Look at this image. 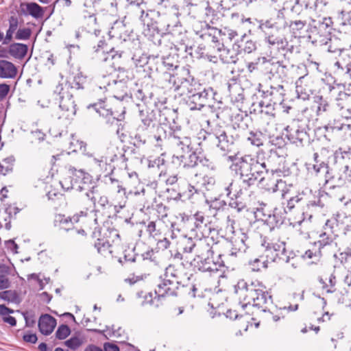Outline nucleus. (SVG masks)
<instances>
[{
    "label": "nucleus",
    "instance_id": "f257e3e1",
    "mask_svg": "<svg viewBox=\"0 0 351 351\" xmlns=\"http://www.w3.org/2000/svg\"><path fill=\"white\" fill-rule=\"evenodd\" d=\"M235 293L239 300V304L246 314L251 315L252 308H261L265 311L267 304L271 302V297L265 290V287L260 283L252 282L248 285L241 280L235 286Z\"/></svg>",
    "mask_w": 351,
    "mask_h": 351
},
{
    "label": "nucleus",
    "instance_id": "f03ea898",
    "mask_svg": "<svg viewBox=\"0 0 351 351\" xmlns=\"http://www.w3.org/2000/svg\"><path fill=\"white\" fill-rule=\"evenodd\" d=\"M234 170L242 178V184L250 186L265 172H268L267 164L259 160L258 156L246 154L234 164Z\"/></svg>",
    "mask_w": 351,
    "mask_h": 351
},
{
    "label": "nucleus",
    "instance_id": "7ed1b4c3",
    "mask_svg": "<svg viewBox=\"0 0 351 351\" xmlns=\"http://www.w3.org/2000/svg\"><path fill=\"white\" fill-rule=\"evenodd\" d=\"M351 149L344 150L339 148L334 153V168L339 173H342L339 176H333V180L337 179L336 183L339 186H343L350 181L351 177Z\"/></svg>",
    "mask_w": 351,
    "mask_h": 351
},
{
    "label": "nucleus",
    "instance_id": "20e7f679",
    "mask_svg": "<svg viewBox=\"0 0 351 351\" xmlns=\"http://www.w3.org/2000/svg\"><path fill=\"white\" fill-rule=\"evenodd\" d=\"M281 171L271 169L267 173V177H262L261 182L265 183V189L269 191L276 192L280 191L282 192V198L287 197L288 193L291 191L292 185L287 186L285 182L279 178Z\"/></svg>",
    "mask_w": 351,
    "mask_h": 351
},
{
    "label": "nucleus",
    "instance_id": "39448f33",
    "mask_svg": "<svg viewBox=\"0 0 351 351\" xmlns=\"http://www.w3.org/2000/svg\"><path fill=\"white\" fill-rule=\"evenodd\" d=\"M170 82H173L174 90L181 96L193 93L198 86L187 71L171 76Z\"/></svg>",
    "mask_w": 351,
    "mask_h": 351
},
{
    "label": "nucleus",
    "instance_id": "423d86ee",
    "mask_svg": "<svg viewBox=\"0 0 351 351\" xmlns=\"http://www.w3.org/2000/svg\"><path fill=\"white\" fill-rule=\"evenodd\" d=\"M201 31H196L197 34L205 40L208 47L217 49L223 44L224 38H222V31L216 27H211L206 22H199Z\"/></svg>",
    "mask_w": 351,
    "mask_h": 351
},
{
    "label": "nucleus",
    "instance_id": "0eeeda50",
    "mask_svg": "<svg viewBox=\"0 0 351 351\" xmlns=\"http://www.w3.org/2000/svg\"><path fill=\"white\" fill-rule=\"evenodd\" d=\"M260 29L265 34V41L271 46L283 45L285 38L276 23L266 21L259 25Z\"/></svg>",
    "mask_w": 351,
    "mask_h": 351
},
{
    "label": "nucleus",
    "instance_id": "6e6552de",
    "mask_svg": "<svg viewBox=\"0 0 351 351\" xmlns=\"http://www.w3.org/2000/svg\"><path fill=\"white\" fill-rule=\"evenodd\" d=\"M69 173L71 176H75L76 178L74 181L71 180L70 178H64L60 182L62 187L65 190L75 189L77 191H82L86 189L85 182L82 185L78 180H84L88 178V174L86 173L82 169H77L73 167L69 168Z\"/></svg>",
    "mask_w": 351,
    "mask_h": 351
},
{
    "label": "nucleus",
    "instance_id": "1a4fd4ad",
    "mask_svg": "<svg viewBox=\"0 0 351 351\" xmlns=\"http://www.w3.org/2000/svg\"><path fill=\"white\" fill-rule=\"evenodd\" d=\"M187 243L189 245L184 247L185 252L191 253L194 252L195 254V257H200V258H202V256L208 257L209 256H213L212 246L209 243L208 239H199L195 243H193L191 239H188Z\"/></svg>",
    "mask_w": 351,
    "mask_h": 351
},
{
    "label": "nucleus",
    "instance_id": "9d476101",
    "mask_svg": "<svg viewBox=\"0 0 351 351\" xmlns=\"http://www.w3.org/2000/svg\"><path fill=\"white\" fill-rule=\"evenodd\" d=\"M60 99L59 108L62 113L59 118L72 119L76 113V105L73 95L68 92H63L62 95L60 96Z\"/></svg>",
    "mask_w": 351,
    "mask_h": 351
},
{
    "label": "nucleus",
    "instance_id": "9b49d317",
    "mask_svg": "<svg viewBox=\"0 0 351 351\" xmlns=\"http://www.w3.org/2000/svg\"><path fill=\"white\" fill-rule=\"evenodd\" d=\"M212 256H209L208 257L202 256V258H200V257H195L192 264L199 271L203 272H217L219 268L223 265L222 263L215 262Z\"/></svg>",
    "mask_w": 351,
    "mask_h": 351
},
{
    "label": "nucleus",
    "instance_id": "f8f14e48",
    "mask_svg": "<svg viewBox=\"0 0 351 351\" xmlns=\"http://www.w3.org/2000/svg\"><path fill=\"white\" fill-rule=\"evenodd\" d=\"M226 190L227 195L230 196L231 199L229 203L230 206L240 210L243 206L241 196L243 194L241 184L238 182H232Z\"/></svg>",
    "mask_w": 351,
    "mask_h": 351
},
{
    "label": "nucleus",
    "instance_id": "ddd939ff",
    "mask_svg": "<svg viewBox=\"0 0 351 351\" xmlns=\"http://www.w3.org/2000/svg\"><path fill=\"white\" fill-rule=\"evenodd\" d=\"M110 190L114 191L117 193L115 195L111 197L112 204H114L115 207L123 208L125 206L127 198L125 195V189L122 187L119 180L112 178H110Z\"/></svg>",
    "mask_w": 351,
    "mask_h": 351
},
{
    "label": "nucleus",
    "instance_id": "4468645a",
    "mask_svg": "<svg viewBox=\"0 0 351 351\" xmlns=\"http://www.w3.org/2000/svg\"><path fill=\"white\" fill-rule=\"evenodd\" d=\"M258 252L263 253L259 258H255L254 263H261L263 267H265V262L275 261L278 258L276 252L273 250V247L270 243L264 241L258 247Z\"/></svg>",
    "mask_w": 351,
    "mask_h": 351
},
{
    "label": "nucleus",
    "instance_id": "2eb2a0df",
    "mask_svg": "<svg viewBox=\"0 0 351 351\" xmlns=\"http://www.w3.org/2000/svg\"><path fill=\"white\" fill-rule=\"evenodd\" d=\"M208 93L204 90L195 93L189 97L187 104L191 110H201L207 103Z\"/></svg>",
    "mask_w": 351,
    "mask_h": 351
},
{
    "label": "nucleus",
    "instance_id": "dca6fc26",
    "mask_svg": "<svg viewBox=\"0 0 351 351\" xmlns=\"http://www.w3.org/2000/svg\"><path fill=\"white\" fill-rule=\"evenodd\" d=\"M95 53V58L101 62H106L110 58L114 57L112 48L108 47L104 40H99L97 46L93 47Z\"/></svg>",
    "mask_w": 351,
    "mask_h": 351
},
{
    "label": "nucleus",
    "instance_id": "f3484780",
    "mask_svg": "<svg viewBox=\"0 0 351 351\" xmlns=\"http://www.w3.org/2000/svg\"><path fill=\"white\" fill-rule=\"evenodd\" d=\"M85 215L86 213L83 211H81L80 215H75L72 217H66L63 215L59 214L55 217L54 225L61 229L68 230L70 229L71 225H73L74 223H77L80 221V216Z\"/></svg>",
    "mask_w": 351,
    "mask_h": 351
},
{
    "label": "nucleus",
    "instance_id": "a211bd4d",
    "mask_svg": "<svg viewBox=\"0 0 351 351\" xmlns=\"http://www.w3.org/2000/svg\"><path fill=\"white\" fill-rule=\"evenodd\" d=\"M155 298H158L167 295H175L174 283L168 279H162L157 285V287L154 291Z\"/></svg>",
    "mask_w": 351,
    "mask_h": 351
},
{
    "label": "nucleus",
    "instance_id": "6ab92c4d",
    "mask_svg": "<svg viewBox=\"0 0 351 351\" xmlns=\"http://www.w3.org/2000/svg\"><path fill=\"white\" fill-rule=\"evenodd\" d=\"M215 136L218 141L217 146L223 151L229 152L234 144L233 136H228L226 131L220 128L215 131Z\"/></svg>",
    "mask_w": 351,
    "mask_h": 351
},
{
    "label": "nucleus",
    "instance_id": "aec40b11",
    "mask_svg": "<svg viewBox=\"0 0 351 351\" xmlns=\"http://www.w3.org/2000/svg\"><path fill=\"white\" fill-rule=\"evenodd\" d=\"M175 159L180 161V164L182 165L184 168L194 167L197 165L199 161L198 156L192 150L186 154L174 156L173 160ZM173 162H175V160H173Z\"/></svg>",
    "mask_w": 351,
    "mask_h": 351
},
{
    "label": "nucleus",
    "instance_id": "412c9836",
    "mask_svg": "<svg viewBox=\"0 0 351 351\" xmlns=\"http://www.w3.org/2000/svg\"><path fill=\"white\" fill-rule=\"evenodd\" d=\"M56 325V320L55 318L48 314L41 315L38 321L40 332L45 335L51 334Z\"/></svg>",
    "mask_w": 351,
    "mask_h": 351
},
{
    "label": "nucleus",
    "instance_id": "4be33fe9",
    "mask_svg": "<svg viewBox=\"0 0 351 351\" xmlns=\"http://www.w3.org/2000/svg\"><path fill=\"white\" fill-rule=\"evenodd\" d=\"M348 56L344 57L341 56L339 59L335 63L336 69L335 72L341 75H343L347 79H351V64Z\"/></svg>",
    "mask_w": 351,
    "mask_h": 351
},
{
    "label": "nucleus",
    "instance_id": "5701e85b",
    "mask_svg": "<svg viewBox=\"0 0 351 351\" xmlns=\"http://www.w3.org/2000/svg\"><path fill=\"white\" fill-rule=\"evenodd\" d=\"M182 221L185 224L186 228L191 230H194L195 228H198L204 223L205 218L200 212H197L193 216H182Z\"/></svg>",
    "mask_w": 351,
    "mask_h": 351
},
{
    "label": "nucleus",
    "instance_id": "b1692460",
    "mask_svg": "<svg viewBox=\"0 0 351 351\" xmlns=\"http://www.w3.org/2000/svg\"><path fill=\"white\" fill-rule=\"evenodd\" d=\"M21 12L25 14H29L34 18H42L44 14V10L36 3H22L20 5Z\"/></svg>",
    "mask_w": 351,
    "mask_h": 351
},
{
    "label": "nucleus",
    "instance_id": "393cba45",
    "mask_svg": "<svg viewBox=\"0 0 351 351\" xmlns=\"http://www.w3.org/2000/svg\"><path fill=\"white\" fill-rule=\"evenodd\" d=\"M247 236L244 233H239L238 236L232 239V247L230 255L237 256L238 253L245 252L247 250L245 240Z\"/></svg>",
    "mask_w": 351,
    "mask_h": 351
},
{
    "label": "nucleus",
    "instance_id": "a878e982",
    "mask_svg": "<svg viewBox=\"0 0 351 351\" xmlns=\"http://www.w3.org/2000/svg\"><path fill=\"white\" fill-rule=\"evenodd\" d=\"M17 74V69L15 65L5 60H0V77L14 78Z\"/></svg>",
    "mask_w": 351,
    "mask_h": 351
},
{
    "label": "nucleus",
    "instance_id": "bb28decb",
    "mask_svg": "<svg viewBox=\"0 0 351 351\" xmlns=\"http://www.w3.org/2000/svg\"><path fill=\"white\" fill-rule=\"evenodd\" d=\"M222 62L226 64L236 63L237 55L234 50L224 47L223 43L216 49Z\"/></svg>",
    "mask_w": 351,
    "mask_h": 351
},
{
    "label": "nucleus",
    "instance_id": "cd10ccee",
    "mask_svg": "<svg viewBox=\"0 0 351 351\" xmlns=\"http://www.w3.org/2000/svg\"><path fill=\"white\" fill-rule=\"evenodd\" d=\"M28 47L27 45L22 43H13L9 46L8 53L14 58L21 60L27 54Z\"/></svg>",
    "mask_w": 351,
    "mask_h": 351
},
{
    "label": "nucleus",
    "instance_id": "c85d7f7f",
    "mask_svg": "<svg viewBox=\"0 0 351 351\" xmlns=\"http://www.w3.org/2000/svg\"><path fill=\"white\" fill-rule=\"evenodd\" d=\"M287 135L293 143H302L306 136V133L298 128L287 126L286 128Z\"/></svg>",
    "mask_w": 351,
    "mask_h": 351
},
{
    "label": "nucleus",
    "instance_id": "c756f323",
    "mask_svg": "<svg viewBox=\"0 0 351 351\" xmlns=\"http://www.w3.org/2000/svg\"><path fill=\"white\" fill-rule=\"evenodd\" d=\"M265 93L267 96L269 95L271 97L270 101L274 104L281 103L283 100V86L281 85H278L276 87L271 86L270 90H267Z\"/></svg>",
    "mask_w": 351,
    "mask_h": 351
},
{
    "label": "nucleus",
    "instance_id": "7c9ffc66",
    "mask_svg": "<svg viewBox=\"0 0 351 351\" xmlns=\"http://www.w3.org/2000/svg\"><path fill=\"white\" fill-rule=\"evenodd\" d=\"M18 19L13 16L11 17L9 21V28L7 30L6 35L3 40V44L7 45L12 40L13 38V34L18 28Z\"/></svg>",
    "mask_w": 351,
    "mask_h": 351
},
{
    "label": "nucleus",
    "instance_id": "2f4dec72",
    "mask_svg": "<svg viewBox=\"0 0 351 351\" xmlns=\"http://www.w3.org/2000/svg\"><path fill=\"white\" fill-rule=\"evenodd\" d=\"M264 136L261 132H250L247 141L252 145L259 147L263 144Z\"/></svg>",
    "mask_w": 351,
    "mask_h": 351
},
{
    "label": "nucleus",
    "instance_id": "473e14b6",
    "mask_svg": "<svg viewBox=\"0 0 351 351\" xmlns=\"http://www.w3.org/2000/svg\"><path fill=\"white\" fill-rule=\"evenodd\" d=\"M271 245L278 258L284 259L286 257V244L284 241H278L276 243H271Z\"/></svg>",
    "mask_w": 351,
    "mask_h": 351
},
{
    "label": "nucleus",
    "instance_id": "72a5a7b5",
    "mask_svg": "<svg viewBox=\"0 0 351 351\" xmlns=\"http://www.w3.org/2000/svg\"><path fill=\"white\" fill-rule=\"evenodd\" d=\"M175 143L177 145L178 151H181L182 154H186L188 152L191 151V149L190 147V139L188 138H184L182 140H180L179 138H174Z\"/></svg>",
    "mask_w": 351,
    "mask_h": 351
},
{
    "label": "nucleus",
    "instance_id": "f704fd0d",
    "mask_svg": "<svg viewBox=\"0 0 351 351\" xmlns=\"http://www.w3.org/2000/svg\"><path fill=\"white\" fill-rule=\"evenodd\" d=\"M293 186L291 188V191L288 193L287 197L285 199H288L287 207L291 210L295 206L296 204H300L304 201V198L302 195H297L294 197H289V195L292 194Z\"/></svg>",
    "mask_w": 351,
    "mask_h": 351
},
{
    "label": "nucleus",
    "instance_id": "c9c22d12",
    "mask_svg": "<svg viewBox=\"0 0 351 351\" xmlns=\"http://www.w3.org/2000/svg\"><path fill=\"white\" fill-rule=\"evenodd\" d=\"M12 160L11 158H5L0 162V173L5 175L12 169Z\"/></svg>",
    "mask_w": 351,
    "mask_h": 351
},
{
    "label": "nucleus",
    "instance_id": "e433bc0d",
    "mask_svg": "<svg viewBox=\"0 0 351 351\" xmlns=\"http://www.w3.org/2000/svg\"><path fill=\"white\" fill-rule=\"evenodd\" d=\"M83 343V340L79 337H73L64 342V344L71 349L75 350Z\"/></svg>",
    "mask_w": 351,
    "mask_h": 351
},
{
    "label": "nucleus",
    "instance_id": "4c0bfd02",
    "mask_svg": "<svg viewBox=\"0 0 351 351\" xmlns=\"http://www.w3.org/2000/svg\"><path fill=\"white\" fill-rule=\"evenodd\" d=\"M71 332L70 328L66 325H61L58 327L56 336L59 339H64L67 337Z\"/></svg>",
    "mask_w": 351,
    "mask_h": 351
},
{
    "label": "nucleus",
    "instance_id": "58836bf2",
    "mask_svg": "<svg viewBox=\"0 0 351 351\" xmlns=\"http://www.w3.org/2000/svg\"><path fill=\"white\" fill-rule=\"evenodd\" d=\"M32 32L29 28L19 29L16 33L15 38L17 40H27L31 36Z\"/></svg>",
    "mask_w": 351,
    "mask_h": 351
},
{
    "label": "nucleus",
    "instance_id": "ea45409f",
    "mask_svg": "<svg viewBox=\"0 0 351 351\" xmlns=\"http://www.w3.org/2000/svg\"><path fill=\"white\" fill-rule=\"evenodd\" d=\"M332 239L330 236L324 232L319 235V240L317 241L319 248L324 247L326 245H330L332 243Z\"/></svg>",
    "mask_w": 351,
    "mask_h": 351
},
{
    "label": "nucleus",
    "instance_id": "a19ab883",
    "mask_svg": "<svg viewBox=\"0 0 351 351\" xmlns=\"http://www.w3.org/2000/svg\"><path fill=\"white\" fill-rule=\"evenodd\" d=\"M316 0H296V3L304 7L305 9L315 10L317 7Z\"/></svg>",
    "mask_w": 351,
    "mask_h": 351
},
{
    "label": "nucleus",
    "instance_id": "79ce46f5",
    "mask_svg": "<svg viewBox=\"0 0 351 351\" xmlns=\"http://www.w3.org/2000/svg\"><path fill=\"white\" fill-rule=\"evenodd\" d=\"M147 231L153 237H156L160 235V231L156 229V225L154 221H150L147 226Z\"/></svg>",
    "mask_w": 351,
    "mask_h": 351
},
{
    "label": "nucleus",
    "instance_id": "37998d69",
    "mask_svg": "<svg viewBox=\"0 0 351 351\" xmlns=\"http://www.w3.org/2000/svg\"><path fill=\"white\" fill-rule=\"evenodd\" d=\"M215 180L213 177L204 176L202 179V184L205 186L207 190H210V188L215 184Z\"/></svg>",
    "mask_w": 351,
    "mask_h": 351
},
{
    "label": "nucleus",
    "instance_id": "c03bdc74",
    "mask_svg": "<svg viewBox=\"0 0 351 351\" xmlns=\"http://www.w3.org/2000/svg\"><path fill=\"white\" fill-rule=\"evenodd\" d=\"M112 77L111 75H108V76L104 75L101 78L99 79L98 83H99V87L101 88H106L107 86H111L110 81V80H112Z\"/></svg>",
    "mask_w": 351,
    "mask_h": 351
},
{
    "label": "nucleus",
    "instance_id": "a18cd8bd",
    "mask_svg": "<svg viewBox=\"0 0 351 351\" xmlns=\"http://www.w3.org/2000/svg\"><path fill=\"white\" fill-rule=\"evenodd\" d=\"M84 82L85 78L82 76L77 75L74 77V82L73 84L74 87H75L77 89H80L84 88Z\"/></svg>",
    "mask_w": 351,
    "mask_h": 351
},
{
    "label": "nucleus",
    "instance_id": "49530a36",
    "mask_svg": "<svg viewBox=\"0 0 351 351\" xmlns=\"http://www.w3.org/2000/svg\"><path fill=\"white\" fill-rule=\"evenodd\" d=\"M91 199H94L95 204V201H97V204L101 207L106 206L109 203V200L106 195H100L98 198H97L96 197H93Z\"/></svg>",
    "mask_w": 351,
    "mask_h": 351
},
{
    "label": "nucleus",
    "instance_id": "de8ad7c7",
    "mask_svg": "<svg viewBox=\"0 0 351 351\" xmlns=\"http://www.w3.org/2000/svg\"><path fill=\"white\" fill-rule=\"evenodd\" d=\"M10 91V86L5 84H0V101H2Z\"/></svg>",
    "mask_w": 351,
    "mask_h": 351
},
{
    "label": "nucleus",
    "instance_id": "09e8293b",
    "mask_svg": "<svg viewBox=\"0 0 351 351\" xmlns=\"http://www.w3.org/2000/svg\"><path fill=\"white\" fill-rule=\"evenodd\" d=\"M237 35V32L232 29H225L224 31L222 32V38L227 36L230 40L234 39Z\"/></svg>",
    "mask_w": 351,
    "mask_h": 351
},
{
    "label": "nucleus",
    "instance_id": "8fccbe9b",
    "mask_svg": "<svg viewBox=\"0 0 351 351\" xmlns=\"http://www.w3.org/2000/svg\"><path fill=\"white\" fill-rule=\"evenodd\" d=\"M10 280L5 275H0V290L10 287Z\"/></svg>",
    "mask_w": 351,
    "mask_h": 351
},
{
    "label": "nucleus",
    "instance_id": "3c124183",
    "mask_svg": "<svg viewBox=\"0 0 351 351\" xmlns=\"http://www.w3.org/2000/svg\"><path fill=\"white\" fill-rule=\"evenodd\" d=\"M14 312L13 310L8 308L3 304H0V315L3 317V319L5 318V317H7L10 313H12Z\"/></svg>",
    "mask_w": 351,
    "mask_h": 351
},
{
    "label": "nucleus",
    "instance_id": "603ef678",
    "mask_svg": "<svg viewBox=\"0 0 351 351\" xmlns=\"http://www.w3.org/2000/svg\"><path fill=\"white\" fill-rule=\"evenodd\" d=\"M23 339L26 342L34 343L37 341V337L36 334H27L23 336Z\"/></svg>",
    "mask_w": 351,
    "mask_h": 351
},
{
    "label": "nucleus",
    "instance_id": "864d4df0",
    "mask_svg": "<svg viewBox=\"0 0 351 351\" xmlns=\"http://www.w3.org/2000/svg\"><path fill=\"white\" fill-rule=\"evenodd\" d=\"M306 23L302 21H295L291 23V26L293 27V29L297 30L302 29L305 26Z\"/></svg>",
    "mask_w": 351,
    "mask_h": 351
},
{
    "label": "nucleus",
    "instance_id": "5fc2aeb1",
    "mask_svg": "<svg viewBox=\"0 0 351 351\" xmlns=\"http://www.w3.org/2000/svg\"><path fill=\"white\" fill-rule=\"evenodd\" d=\"M104 348V351H119V348L117 345L110 343H106Z\"/></svg>",
    "mask_w": 351,
    "mask_h": 351
},
{
    "label": "nucleus",
    "instance_id": "6e6d98bb",
    "mask_svg": "<svg viewBox=\"0 0 351 351\" xmlns=\"http://www.w3.org/2000/svg\"><path fill=\"white\" fill-rule=\"evenodd\" d=\"M113 82V90H116L117 88H123L122 90L125 93V96H127L125 89H126V86L125 84L122 82H116L114 80H112Z\"/></svg>",
    "mask_w": 351,
    "mask_h": 351
},
{
    "label": "nucleus",
    "instance_id": "4d7b16f0",
    "mask_svg": "<svg viewBox=\"0 0 351 351\" xmlns=\"http://www.w3.org/2000/svg\"><path fill=\"white\" fill-rule=\"evenodd\" d=\"M12 295L11 291H5L0 293V298L4 300H10V297Z\"/></svg>",
    "mask_w": 351,
    "mask_h": 351
},
{
    "label": "nucleus",
    "instance_id": "13d9d810",
    "mask_svg": "<svg viewBox=\"0 0 351 351\" xmlns=\"http://www.w3.org/2000/svg\"><path fill=\"white\" fill-rule=\"evenodd\" d=\"M319 252H313L312 250H308L307 251L305 252L304 254V258H308V259H311L313 258V257H317L319 256Z\"/></svg>",
    "mask_w": 351,
    "mask_h": 351
},
{
    "label": "nucleus",
    "instance_id": "bf43d9fd",
    "mask_svg": "<svg viewBox=\"0 0 351 351\" xmlns=\"http://www.w3.org/2000/svg\"><path fill=\"white\" fill-rule=\"evenodd\" d=\"M256 49V45L252 41H247L245 44V50L248 53L252 52Z\"/></svg>",
    "mask_w": 351,
    "mask_h": 351
},
{
    "label": "nucleus",
    "instance_id": "052dcab7",
    "mask_svg": "<svg viewBox=\"0 0 351 351\" xmlns=\"http://www.w3.org/2000/svg\"><path fill=\"white\" fill-rule=\"evenodd\" d=\"M94 161L101 169L107 166L106 160H104L103 157L101 159L94 158Z\"/></svg>",
    "mask_w": 351,
    "mask_h": 351
},
{
    "label": "nucleus",
    "instance_id": "680f3d73",
    "mask_svg": "<svg viewBox=\"0 0 351 351\" xmlns=\"http://www.w3.org/2000/svg\"><path fill=\"white\" fill-rule=\"evenodd\" d=\"M3 321L11 326H15L16 324V321L14 317L10 316V315L7 317H5V318L3 319Z\"/></svg>",
    "mask_w": 351,
    "mask_h": 351
},
{
    "label": "nucleus",
    "instance_id": "e2e57ef3",
    "mask_svg": "<svg viewBox=\"0 0 351 351\" xmlns=\"http://www.w3.org/2000/svg\"><path fill=\"white\" fill-rule=\"evenodd\" d=\"M158 244L159 247L167 249L169 245V241L166 238H164L162 240H160Z\"/></svg>",
    "mask_w": 351,
    "mask_h": 351
},
{
    "label": "nucleus",
    "instance_id": "0e129e2a",
    "mask_svg": "<svg viewBox=\"0 0 351 351\" xmlns=\"http://www.w3.org/2000/svg\"><path fill=\"white\" fill-rule=\"evenodd\" d=\"M345 265L348 270L351 271V254H347L345 258Z\"/></svg>",
    "mask_w": 351,
    "mask_h": 351
},
{
    "label": "nucleus",
    "instance_id": "69168bd1",
    "mask_svg": "<svg viewBox=\"0 0 351 351\" xmlns=\"http://www.w3.org/2000/svg\"><path fill=\"white\" fill-rule=\"evenodd\" d=\"M10 272L9 267L5 265H0V275L8 274Z\"/></svg>",
    "mask_w": 351,
    "mask_h": 351
},
{
    "label": "nucleus",
    "instance_id": "338daca9",
    "mask_svg": "<svg viewBox=\"0 0 351 351\" xmlns=\"http://www.w3.org/2000/svg\"><path fill=\"white\" fill-rule=\"evenodd\" d=\"M345 209L349 217H351V199L344 203Z\"/></svg>",
    "mask_w": 351,
    "mask_h": 351
},
{
    "label": "nucleus",
    "instance_id": "774afa93",
    "mask_svg": "<svg viewBox=\"0 0 351 351\" xmlns=\"http://www.w3.org/2000/svg\"><path fill=\"white\" fill-rule=\"evenodd\" d=\"M84 351H104V350L102 349H101L100 348L95 346L94 345H89L88 346H87L86 348Z\"/></svg>",
    "mask_w": 351,
    "mask_h": 351
}]
</instances>
